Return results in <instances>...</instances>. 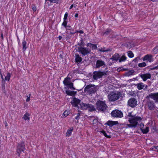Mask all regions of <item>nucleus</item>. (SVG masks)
Returning <instances> with one entry per match:
<instances>
[{
    "mask_svg": "<svg viewBox=\"0 0 158 158\" xmlns=\"http://www.w3.org/2000/svg\"><path fill=\"white\" fill-rule=\"evenodd\" d=\"M88 104H86L83 102H81L80 104V105L82 109L86 110L87 109Z\"/></svg>",
    "mask_w": 158,
    "mask_h": 158,
    "instance_id": "21",
    "label": "nucleus"
},
{
    "mask_svg": "<svg viewBox=\"0 0 158 158\" xmlns=\"http://www.w3.org/2000/svg\"><path fill=\"white\" fill-rule=\"evenodd\" d=\"M48 0H45L46 2H47ZM48 1H49L51 3H52V0H48Z\"/></svg>",
    "mask_w": 158,
    "mask_h": 158,
    "instance_id": "56",
    "label": "nucleus"
},
{
    "mask_svg": "<svg viewBox=\"0 0 158 158\" xmlns=\"http://www.w3.org/2000/svg\"><path fill=\"white\" fill-rule=\"evenodd\" d=\"M1 37L2 38V40H3V35L2 33L1 34Z\"/></svg>",
    "mask_w": 158,
    "mask_h": 158,
    "instance_id": "54",
    "label": "nucleus"
},
{
    "mask_svg": "<svg viewBox=\"0 0 158 158\" xmlns=\"http://www.w3.org/2000/svg\"><path fill=\"white\" fill-rule=\"evenodd\" d=\"M77 44H78V45L80 46H81V45H82V44H81L80 43H78Z\"/></svg>",
    "mask_w": 158,
    "mask_h": 158,
    "instance_id": "61",
    "label": "nucleus"
},
{
    "mask_svg": "<svg viewBox=\"0 0 158 158\" xmlns=\"http://www.w3.org/2000/svg\"><path fill=\"white\" fill-rule=\"evenodd\" d=\"M149 127H146L145 129H142L141 130L143 133L146 134L149 131Z\"/></svg>",
    "mask_w": 158,
    "mask_h": 158,
    "instance_id": "29",
    "label": "nucleus"
},
{
    "mask_svg": "<svg viewBox=\"0 0 158 158\" xmlns=\"http://www.w3.org/2000/svg\"><path fill=\"white\" fill-rule=\"evenodd\" d=\"M151 150L158 151V146H153L150 148Z\"/></svg>",
    "mask_w": 158,
    "mask_h": 158,
    "instance_id": "31",
    "label": "nucleus"
},
{
    "mask_svg": "<svg viewBox=\"0 0 158 158\" xmlns=\"http://www.w3.org/2000/svg\"><path fill=\"white\" fill-rule=\"evenodd\" d=\"M82 58L78 54H75V60L77 62H80L82 60Z\"/></svg>",
    "mask_w": 158,
    "mask_h": 158,
    "instance_id": "25",
    "label": "nucleus"
},
{
    "mask_svg": "<svg viewBox=\"0 0 158 158\" xmlns=\"http://www.w3.org/2000/svg\"><path fill=\"white\" fill-rule=\"evenodd\" d=\"M111 115L114 117L121 118L123 116L122 112L119 110H115L111 112Z\"/></svg>",
    "mask_w": 158,
    "mask_h": 158,
    "instance_id": "11",
    "label": "nucleus"
},
{
    "mask_svg": "<svg viewBox=\"0 0 158 158\" xmlns=\"http://www.w3.org/2000/svg\"><path fill=\"white\" fill-rule=\"evenodd\" d=\"M101 132L106 137L109 138L111 137V136L110 135H107V134L104 131H101Z\"/></svg>",
    "mask_w": 158,
    "mask_h": 158,
    "instance_id": "37",
    "label": "nucleus"
},
{
    "mask_svg": "<svg viewBox=\"0 0 158 158\" xmlns=\"http://www.w3.org/2000/svg\"><path fill=\"white\" fill-rule=\"evenodd\" d=\"M81 42L80 43L81 44H82V45L81 46H84V43L83 42V41L82 40H81Z\"/></svg>",
    "mask_w": 158,
    "mask_h": 158,
    "instance_id": "51",
    "label": "nucleus"
},
{
    "mask_svg": "<svg viewBox=\"0 0 158 158\" xmlns=\"http://www.w3.org/2000/svg\"><path fill=\"white\" fill-rule=\"evenodd\" d=\"M140 77L143 79V81H145L148 79H150L151 77V75L150 73L142 74L140 75Z\"/></svg>",
    "mask_w": 158,
    "mask_h": 158,
    "instance_id": "14",
    "label": "nucleus"
},
{
    "mask_svg": "<svg viewBox=\"0 0 158 158\" xmlns=\"http://www.w3.org/2000/svg\"><path fill=\"white\" fill-rule=\"evenodd\" d=\"M139 59V58L136 57L133 60V61L135 62H136Z\"/></svg>",
    "mask_w": 158,
    "mask_h": 158,
    "instance_id": "47",
    "label": "nucleus"
},
{
    "mask_svg": "<svg viewBox=\"0 0 158 158\" xmlns=\"http://www.w3.org/2000/svg\"><path fill=\"white\" fill-rule=\"evenodd\" d=\"M61 0H52V2L56 3V4L58 3Z\"/></svg>",
    "mask_w": 158,
    "mask_h": 158,
    "instance_id": "41",
    "label": "nucleus"
},
{
    "mask_svg": "<svg viewBox=\"0 0 158 158\" xmlns=\"http://www.w3.org/2000/svg\"><path fill=\"white\" fill-rule=\"evenodd\" d=\"M68 14L67 12L65 13L64 17V20H66L67 19L68 17Z\"/></svg>",
    "mask_w": 158,
    "mask_h": 158,
    "instance_id": "42",
    "label": "nucleus"
},
{
    "mask_svg": "<svg viewBox=\"0 0 158 158\" xmlns=\"http://www.w3.org/2000/svg\"><path fill=\"white\" fill-rule=\"evenodd\" d=\"M66 93L68 95L71 96H74L76 94V92L74 91H71L70 90H66Z\"/></svg>",
    "mask_w": 158,
    "mask_h": 158,
    "instance_id": "18",
    "label": "nucleus"
},
{
    "mask_svg": "<svg viewBox=\"0 0 158 158\" xmlns=\"http://www.w3.org/2000/svg\"><path fill=\"white\" fill-rule=\"evenodd\" d=\"M153 52L154 54L158 53V46H156L153 49Z\"/></svg>",
    "mask_w": 158,
    "mask_h": 158,
    "instance_id": "36",
    "label": "nucleus"
},
{
    "mask_svg": "<svg viewBox=\"0 0 158 158\" xmlns=\"http://www.w3.org/2000/svg\"><path fill=\"white\" fill-rule=\"evenodd\" d=\"M73 5H72L70 6V9H71V8H73Z\"/></svg>",
    "mask_w": 158,
    "mask_h": 158,
    "instance_id": "59",
    "label": "nucleus"
},
{
    "mask_svg": "<svg viewBox=\"0 0 158 158\" xmlns=\"http://www.w3.org/2000/svg\"><path fill=\"white\" fill-rule=\"evenodd\" d=\"M147 99L148 100L147 102V105L148 106V109L151 110H154L156 106L154 102L150 100V99Z\"/></svg>",
    "mask_w": 158,
    "mask_h": 158,
    "instance_id": "9",
    "label": "nucleus"
},
{
    "mask_svg": "<svg viewBox=\"0 0 158 158\" xmlns=\"http://www.w3.org/2000/svg\"><path fill=\"white\" fill-rule=\"evenodd\" d=\"M1 78H2V79H3V76H2V75H1Z\"/></svg>",
    "mask_w": 158,
    "mask_h": 158,
    "instance_id": "64",
    "label": "nucleus"
},
{
    "mask_svg": "<svg viewBox=\"0 0 158 158\" xmlns=\"http://www.w3.org/2000/svg\"><path fill=\"white\" fill-rule=\"evenodd\" d=\"M98 87L94 85H87L84 88V92L89 94H94L98 90Z\"/></svg>",
    "mask_w": 158,
    "mask_h": 158,
    "instance_id": "2",
    "label": "nucleus"
},
{
    "mask_svg": "<svg viewBox=\"0 0 158 158\" xmlns=\"http://www.w3.org/2000/svg\"><path fill=\"white\" fill-rule=\"evenodd\" d=\"M73 130V128H71L69 130H68L66 133L67 136L68 135V136H69L71 134Z\"/></svg>",
    "mask_w": 158,
    "mask_h": 158,
    "instance_id": "30",
    "label": "nucleus"
},
{
    "mask_svg": "<svg viewBox=\"0 0 158 158\" xmlns=\"http://www.w3.org/2000/svg\"><path fill=\"white\" fill-rule=\"evenodd\" d=\"M2 73H1V69H0V74L1 75H2Z\"/></svg>",
    "mask_w": 158,
    "mask_h": 158,
    "instance_id": "63",
    "label": "nucleus"
},
{
    "mask_svg": "<svg viewBox=\"0 0 158 158\" xmlns=\"http://www.w3.org/2000/svg\"><path fill=\"white\" fill-rule=\"evenodd\" d=\"M157 68H158V67H155L153 68L152 69H157Z\"/></svg>",
    "mask_w": 158,
    "mask_h": 158,
    "instance_id": "58",
    "label": "nucleus"
},
{
    "mask_svg": "<svg viewBox=\"0 0 158 158\" xmlns=\"http://www.w3.org/2000/svg\"><path fill=\"white\" fill-rule=\"evenodd\" d=\"M118 123V121L109 120L105 124H106L110 127H112L113 125L117 124Z\"/></svg>",
    "mask_w": 158,
    "mask_h": 158,
    "instance_id": "17",
    "label": "nucleus"
},
{
    "mask_svg": "<svg viewBox=\"0 0 158 158\" xmlns=\"http://www.w3.org/2000/svg\"><path fill=\"white\" fill-rule=\"evenodd\" d=\"M136 85H137V88L139 90L143 89L145 87V85L142 82L138 83Z\"/></svg>",
    "mask_w": 158,
    "mask_h": 158,
    "instance_id": "22",
    "label": "nucleus"
},
{
    "mask_svg": "<svg viewBox=\"0 0 158 158\" xmlns=\"http://www.w3.org/2000/svg\"><path fill=\"white\" fill-rule=\"evenodd\" d=\"M139 126L140 127V129L141 130H142L143 129V127L144 126V124L141 123L139 124Z\"/></svg>",
    "mask_w": 158,
    "mask_h": 158,
    "instance_id": "43",
    "label": "nucleus"
},
{
    "mask_svg": "<svg viewBox=\"0 0 158 158\" xmlns=\"http://www.w3.org/2000/svg\"><path fill=\"white\" fill-rule=\"evenodd\" d=\"M69 39V37L68 36H67L66 37V40H68Z\"/></svg>",
    "mask_w": 158,
    "mask_h": 158,
    "instance_id": "60",
    "label": "nucleus"
},
{
    "mask_svg": "<svg viewBox=\"0 0 158 158\" xmlns=\"http://www.w3.org/2000/svg\"><path fill=\"white\" fill-rule=\"evenodd\" d=\"M63 83L65 86H68L71 89L73 90H75V88L73 86V83L71 81L70 78L67 77L64 79Z\"/></svg>",
    "mask_w": 158,
    "mask_h": 158,
    "instance_id": "7",
    "label": "nucleus"
},
{
    "mask_svg": "<svg viewBox=\"0 0 158 158\" xmlns=\"http://www.w3.org/2000/svg\"><path fill=\"white\" fill-rule=\"evenodd\" d=\"M120 97L121 94L119 92H113L108 96L109 101L112 102L118 100Z\"/></svg>",
    "mask_w": 158,
    "mask_h": 158,
    "instance_id": "4",
    "label": "nucleus"
},
{
    "mask_svg": "<svg viewBox=\"0 0 158 158\" xmlns=\"http://www.w3.org/2000/svg\"><path fill=\"white\" fill-rule=\"evenodd\" d=\"M128 116L130 117L128 120L130 124H126V127L127 128L137 127L138 123L140 122L142 120L141 117L135 115H132L130 113L129 114Z\"/></svg>",
    "mask_w": 158,
    "mask_h": 158,
    "instance_id": "1",
    "label": "nucleus"
},
{
    "mask_svg": "<svg viewBox=\"0 0 158 158\" xmlns=\"http://www.w3.org/2000/svg\"><path fill=\"white\" fill-rule=\"evenodd\" d=\"M78 52L83 56H85L89 54L91 50L89 48L82 47H78Z\"/></svg>",
    "mask_w": 158,
    "mask_h": 158,
    "instance_id": "6",
    "label": "nucleus"
},
{
    "mask_svg": "<svg viewBox=\"0 0 158 158\" xmlns=\"http://www.w3.org/2000/svg\"><path fill=\"white\" fill-rule=\"evenodd\" d=\"M127 70V69H124L122 67H119L117 69V71L118 72H120L121 71H126V70Z\"/></svg>",
    "mask_w": 158,
    "mask_h": 158,
    "instance_id": "38",
    "label": "nucleus"
},
{
    "mask_svg": "<svg viewBox=\"0 0 158 158\" xmlns=\"http://www.w3.org/2000/svg\"><path fill=\"white\" fill-rule=\"evenodd\" d=\"M86 46L87 47H89L91 48L92 50L96 49L97 48V47L96 44H92L90 43H88L87 44Z\"/></svg>",
    "mask_w": 158,
    "mask_h": 158,
    "instance_id": "19",
    "label": "nucleus"
},
{
    "mask_svg": "<svg viewBox=\"0 0 158 158\" xmlns=\"http://www.w3.org/2000/svg\"><path fill=\"white\" fill-rule=\"evenodd\" d=\"M62 38V37L61 36H59L58 37V39L59 40H61Z\"/></svg>",
    "mask_w": 158,
    "mask_h": 158,
    "instance_id": "52",
    "label": "nucleus"
},
{
    "mask_svg": "<svg viewBox=\"0 0 158 158\" xmlns=\"http://www.w3.org/2000/svg\"><path fill=\"white\" fill-rule=\"evenodd\" d=\"M128 56L130 58H132L134 56V54L131 51L128 52Z\"/></svg>",
    "mask_w": 158,
    "mask_h": 158,
    "instance_id": "34",
    "label": "nucleus"
},
{
    "mask_svg": "<svg viewBox=\"0 0 158 158\" xmlns=\"http://www.w3.org/2000/svg\"><path fill=\"white\" fill-rule=\"evenodd\" d=\"M66 32H68L70 35H73L76 33L74 30L72 29H67Z\"/></svg>",
    "mask_w": 158,
    "mask_h": 158,
    "instance_id": "26",
    "label": "nucleus"
},
{
    "mask_svg": "<svg viewBox=\"0 0 158 158\" xmlns=\"http://www.w3.org/2000/svg\"><path fill=\"white\" fill-rule=\"evenodd\" d=\"M69 113V112L68 111L65 110L63 113V115L65 117L67 116Z\"/></svg>",
    "mask_w": 158,
    "mask_h": 158,
    "instance_id": "39",
    "label": "nucleus"
},
{
    "mask_svg": "<svg viewBox=\"0 0 158 158\" xmlns=\"http://www.w3.org/2000/svg\"><path fill=\"white\" fill-rule=\"evenodd\" d=\"M152 56L151 55H145L143 57V61L148 60L149 62L152 61Z\"/></svg>",
    "mask_w": 158,
    "mask_h": 158,
    "instance_id": "15",
    "label": "nucleus"
},
{
    "mask_svg": "<svg viewBox=\"0 0 158 158\" xmlns=\"http://www.w3.org/2000/svg\"><path fill=\"white\" fill-rule=\"evenodd\" d=\"M78 14L77 13H76L75 15V17L77 18V17L78 16Z\"/></svg>",
    "mask_w": 158,
    "mask_h": 158,
    "instance_id": "53",
    "label": "nucleus"
},
{
    "mask_svg": "<svg viewBox=\"0 0 158 158\" xmlns=\"http://www.w3.org/2000/svg\"><path fill=\"white\" fill-rule=\"evenodd\" d=\"M134 71H133V70L130 71L128 73V75H131L134 73Z\"/></svg>",
    "mask_w": 158,
    "mask_h": 158,
    "instance_id": "45",
    "label": "nucleus"
},
{
    "mask_svg": "<svg viewBox=\"0 0 158 158\" xmlns=\"http://www.w3.org/2000/svg\"><path fill=\"white\" fill-rule=\"evenodd\" d=\"M103 65H105V64L103 61L101 60H97V61L96 65V68H99Z\"/></svg>",
    "mask_w": 158,
    "mask_h": 158,
    "instance_id": "16",
    "label": "nucleus"
},
{
    "mask_svg": "<svg viewBox=\"0 0 158 158\" xmlns=\"http://www.w3.org/2000/svg\"><path fill=\"white\" fill-rule=\"evenodd\" d=\"M119 58V56L118 54L116 53L110 59L113 60L117 61L118 60Z\"/></svg>",
    "mask_w": 158,
    "mask_h": 158,
    "instance_id": "24",
    "label": "nucleus"
},
{
    "mask_svg": "<svg viewBox=\"0 0 158 158\" xmlns=\"http://www.w3.org/2000/svg\"><path fill=\"white\" fill-rule=\"evenodd\" d=\"M48 0H45L46 2H47ZM48 1H49L51 3H52V0H48Z\"/></svg>",
    "mask_w": 158,
    "mask_h": 158,
    "instance_id": "55",
    "label": "nucleus"
},
{
    "mask_svg": "<svg viewBox=\"0 0 158 158\" xmlns=\"http://www.w3.org/2000/svg\"><path fill=\"white\" fill-rule=\"evenodd\" d=\"M67 22L66 20H65L64 21L63 23H62V26H64V27H67Z\"/></svg>",
    "mask_w": 158,
    "mask_h": 158,
    "instance_id": "40",
    "label": "nucleus"
},
{
    "mask_svg": "<svg viewBox=\"0 0 158 158\" xmlns=\"http://www.w3.org/2000/svg\"><path fill=\"white\" fill-rule=\"evenodd\" d=\"M25 150V145L23 142H22L18 144L17 149V154L18 156L20 155V153L22 152H23Z\"/></svg>",
    "mask_w": 158,
    "mask_h": 158,
    "instance_id": "8",
    "label": "nucleus"
},
{
    "mask_svg": "<svg viewBox=\"0 0 158 158\" xmlns=\"http://www.w3.org/2000/svg\"><path fill=\"white\" fill-rule=\"evenodd\" d=\"M146 65V64L145 62H143L138 64V66L140 67H145Z\"/></svg>",
    "mask_w": 158,
    "mask_h": 158,
    "instance_id": "35",
    "label": "nucleus"
},
{
    "mask_svg": "<svg viewBox=\"0 0 158 158\" xmlns=\"http://www.w3.org/2000/svg\"><path fill=\"white\" fill-rule=\"evenodd\" d=\"M96 109L98 110L105 111L107 106L105 101H98L96 103Z\"/></svg>",
    "mask_w": 158,
    "mask_h": 158,
    "instance_id": "3",
    "label": "nucleus"
},
{
    "mask_svg": "<svg viewBox=\"0 0 158 158\" xmlns=\"http://www.w3.org/2000/svg\"><path fill=\"white\" fill-rule=\"evenodd\" d=\"M107 71H94L93 72V78L95 80H97L99 78H101L103 76L106 75Z\"/></svg>",
    "mask_w": 158,
    "mask_h": 158,
    "instance_id": "5",
    "label": "nucleus"
},
{
    "mask_svg": "<svg viewBox=\"0 0 158 158\" xmlns=\"http://www.w3.org/2000/svg\"><path fill=\"white\" fill-rule=\"evenodd\" d=\"M48 0H45L46 2H47ZM48 1H49L51 3H52V0H48Z\"/></svg>",
    "mask_w": 158,
    "mask_h": 158,
    "instance_id": "57",
    "label": "nucleus"
},
{
    "mask_svg": "<svg viewBox=\"0 0 158 158\" xmlns=\"http://www.w3.org/2000/svg\"><path fill=\"white\" fill-rule=\"evenodd\" d=\"M30 114L28 113H26L23 115V118L25 120H27L29 122L30 120Z\"/></svg>",
    "mask_w": 158,
    "mask_h": 158,
    "instance_id": "23",
    "label": "nucleus"
},
{
    "mask_svg": "<svg viewBox=\"0 0 158 158\" xmlns=\"http://www.w3.org/2000/svg\"><path fill=\"white\" fill-rule=\"evenodd\" d=\"M29 96H27V98L26 99V101L27 102H29V101H30V94L29 95Z\"/></svg>",
    "mask_w": 158,
    "mask_h": 158,
    "instance_id": "46",
    "label": "nucleus"
},
{
    "mask_svg": "<svg viewBox=\"0 0 158 158\" xmlns=\"http://www.w3.org/2000/svg\"><path fill=\"white\" fill-rule=\"evenodd\" d=\"M11 76V74L9 73H8L6 76L5 77V80H7L9 81L10 80V77Z\"/></svg>",
    "mask_w": 158,
    "mask_h": 158,
    "instance_id": "32",
    "label": "nucleus"
},
{
    "mask_svg": "<svg viewBox=\"0 0 158 158\" xmlns=\"http://www.w3.org/2000/svg\"><path fill=\"white\" fill-rule=\"evenodd\" d=\"M126 57L124 55H123L120 59L119 61V62H121L122 61H124L126 60Z\"/></svg>",
    "mask_w": 158,
    "mask_h": 158,
    "instance_id": "33",
    "label": "nucleus"
},
{
    "mask_svg": "<svg viewBox=\"0 0 158 158\" xmlns=\"http://www.w3.org/2000/svg\"><path fill=\"white\" fill-rule=\"evenodd\" d=\"M32 10L34 11H35L36 10V8L35 6H34L32 8Z\"/></svg>",
    "mask_w": 158,
    "mask_h": 158,
    "instance_id": "49",
    "label": "nucleus"
},
{
    "mask_svg": "<svg viewBox=\"0 0 158 158\" xmlns=\"http://www.w3.org/2000/svg\"><path fill=\"white\" fill-rule=\"evenodd\" d=\"M109 50H105L101 49V50H100V51L101 52H106L108 51Z\"/></svg>",
    "mask_w": 158,
    "mask_h": 158,
    "instance_id": "48",
    "label": "nucleus"
},
{
    "mask_svg": "<svg viewBox=\"0 0 158 158\" xmlns=\"http://www.w3.org/2000/svg\"><path fill=\"white\" fill-rule=\"evenodd\" d=\"M111 30L110 29H107L104 32L102 33V35H103L106 36L111 32Z\"/></svg>",
    "mask_w": 158,
    "mask_h": 158,
    "instance_id": "28",
    "label": "nucleus"
},
{
    "mask_svg": "<svg viewBox=\"0 0 158 158\" xmlns=\"http://www.w3.org/2000/svg\"><path fill=\"white\" fill-rule=\"evenodd\" d=\"M79 33L81 34H82L84 33V32H83V31H82V30H80V31H79Z\"/></svg>",
    "mask_w": 158,
    "mask_h": 158,
    "instance_id": "50",
    "label": "nucleus"
},
{
    "mask_svg": "<svg viewBox=\"0 0 158 158\" xmlns=\"http://www.w3.org/2000/svg\"><path fill=\"white\" fill-rule=\"evenodd\" d=\"M81 101L76 98H73V100L71 102L72 105L75 107H77L78 106V104L80 103Z\"/></svg>",
    "mask_w": 158,
    "mask_h": 158,
    "instance_id": "13",
    "label": "nucleus"
},
{
    "mask_svg": "<svg viewBox=\"0 0 158 158\" xmlns=\"http://www.w3.org/2000/svg\"><path fill=\"white\" fill-rule=\"evenodd\" d=\"M137 101L135 98L130 99L128 101V105L131 107H134L137 105Z\"/></svg>",
    "mask_w": 158,
    "mask_h": 158,
    "instance_id": "12",
    "label": "nucleus"
},
{
    "mask_svg": "<svg viewBox=\"0 0 158 158\" xmlns=\"http://www.w3.org/2000/svg\"><path fill=\"white\" fill-rule=\"evenodd\" d=\"M80 115V114L79 113L77 114V115L75 117V119L77 120H78L79 119V116Z\"/></svg>",
    "mask_w": 158,
    "mask_h": 158,
    "instance_id": "44",
    "label": "nucleus"
},
{
    "mask_svg": "<svg viewBox=\"0 0 158 158\" xmlns=\"http://www.w3.org/2000/svg\"><path fill=\"white\" fill-rule=\"evenodd\" d=\"M150 98L154 100L156 103H158V93L149 94L147 96L146 98L150 99Z\"/></svg>",
    "mask_w": 158,
    "mask_h": 158,
    "instance_id": "10",
    "label": "nucleus"
},
{
    "mask_svg": "<svg viewBox=\"0 0 158 158\" xmlns=\"http://www.w3.org/2000/svg\"><path fill=\"white\" fill-rule=\"evenodd\" d=\"M134 46V45H130V47H129V48H131V47H133Z\"/></svg>",
    "mask_w": 158,
    "mask_h": 158,
    "instance_id": "62",
    "label": "nucleus"
},
{
    "mask_svg": "<svg viewBox=\"0 0 158 158\" xmlns=\"http://www.w3.org/2000/svg\"><path fill=\"white\" fill-rule=\"evenodd\" d=\"M22 45L23 46V51H25L27 48V42L25 40H23L22 43Z\"/></svg>",
    "mask_w": 158,
    "mask_h": 158,
    "instance_id": "27",
    "label": "nucleus"
},
{
    "mask_svg": "<svg viewBox=\"0 0 158 158\" xmlns=\"http://www.w3.org/2000/svg\"><path fill=\"white\" fill-rule=\"evenodd\" d=\"M87 109L90 112L95 111L96 109L94 106L92 104H89Z\"/></svg>",
    "mask_w": 158,
    "mask_h": 158,
    "instance_id": "20",
    "label": "nucleus"
}]
</instances>
